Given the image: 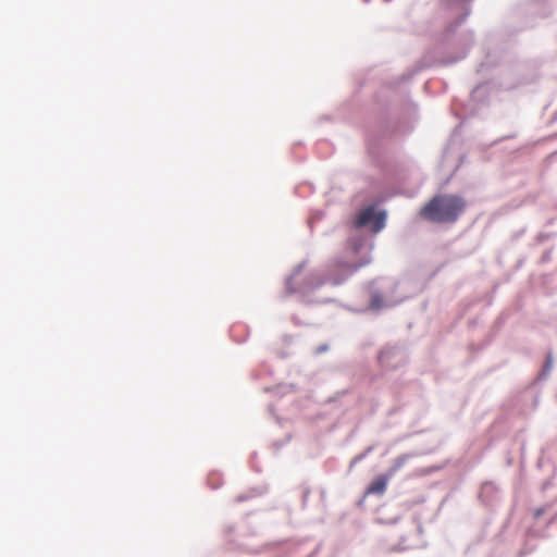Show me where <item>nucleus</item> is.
Here are the masks:
<instances>
[{"mask_svg": "<svg viewBox=\"0 0 557 557\" xmlns=\"http://www.w3.org/2000/svg\"><path fill=\"white\" fill-rule=\"evenodd\" d=\"M359 267H360V265H358V267H352V268H351V267H349V268H348V270H349V272L351 273V272H354V271H357V269H358Z\"/></svg>", "mask_w": 557, "mask_h": 557, "instance_id": "4", "label": "nucleus"}, {"mask_svg": "<svg viewBox=\"0 0 557 557\" xmlns=\"http://www.w3.org/2000/svg\"><path fill=\"white\" fill-rule=\"evenodd\" d=\"M466 200L457 195L434 196L420 210V215L435 223H454L466 209Z\"/></svg>", "mask_w": 557, "mask_h": 557, "instance_id": "1", "label": "nucleus"}, {"mask_svg": "<svg viewBox=\"0 0 557 557\" xmlns=\"http://www.w3.org/2000/svg\"><path fill=\"white\" fill-rule=\"evenodd\" d=\"M401 463H398L395 468H393L392 472H395L397 470V468L400 467Z\"/></svg>", "mask_w": 557, "mask_h": 557, "instance_id": "5", "label": "nucleus"}, {"mask_svg": "<svg viewBox=\"0 0 557 557\" xmlns=\"http://www.w3.org/2000/svg\"><path fill=\"white\" fill-rule=\"evenodd\" d=\"M388 476L385 474L377 475L367 487L366 494H376L382 495L385 493L387 483H388Z\"/></svg>", "mask_w": 557, "mask_h": 557, "instance_id": "3", "label": "nucleus"}, {"mask_svg": "<svg viewBox=\"0 0 557 557\" xmlns=\"http://www.w3.org/2000/svg\"><path fill=\"white\" fill-rule=\"evenodd\" d=\"M384 221L385 214L383 212H376L373 207H368L359 212L355 225L357 227H363L368 224H372V230L380 232L384 227Z\"/></svg>", "mask_w": 557, "mask_h": 557, "instance_id": "2", "label": "nucleus"}]
</instances>
